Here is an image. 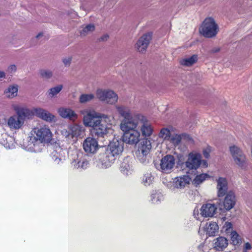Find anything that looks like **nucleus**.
Wrapping results in <instances>:
<instances>
[{"instance_id":"f257e3e1","label":"nucleus","mask_w":252,"mask_h":252,"mask_svg":"<svg viewBox=\"0 0 252 252\" xmlns=\"http://www.w3.org/2000/svg\"><path fill=\"white\" fill-rule=\"evenodd\" d=\"M32 135L29 137L28 148L33 152H40L45 144L51 143L53 140L52 133L47 126L36 127L33 129Z\"/></svg>"},{"instance_id":"f03ea898","label":"nucleus","mask_w":252,"mask_h":252,"mask_svg":"<svg viewBox=\"0 0 252 252\" xmlns=\"http://www.w3.org/2000/svg\"><path fill=\"white\" fill-rule=\"evenodd\" d=\"M113 119L107 115H102V118L92 127L91 133L97 137H104L108 133L112 125Z\"/></svg>"},{"instance_id":"7ed1b4c3","label":"nucleus","mask_w":252,"mask_h":252,"mask_svg":"<svg viewBox=\"0 0 252 252\" xmlns=\"http://www.w3.org/2000/svg\"><path fill=\"white\" fill-rule=\"evenodd\" d=\"M219 31L218 25L214 19L210 17L205 18L199 28L200 33L206 38L215 37Z\"/></svg>"},{"instance_id":"20e7f679","label":"nucleus","mask_w":252,"mask_h":252,"mask_svg":"<svg viewBox=\"0 0 252 252\" xmlns=\"http://www.w3.org/2000/svg\"><path fill=\"white\" fill-rule=\"evenodd\" d=\"M229 151L234 163L241 169L246 170L248 166V160L242 150L233 145L229 147Z\"/></svg>"},{"instance_id":"39448f33","label":"nucleus","mask_w":252,"mask_h":252,"mask_svg":"<svg viewBox=\"0 0 252 252\" xmlns=\"http://www.w3.org/2000/svg\"><path fill=\"white\" fill-rule=\"evenodd\" d=\"M143 119V116L139 114L132 115L124 119L120 125L121 129L123 131L136 130Z\"/></svg>"},{"instance_id":"423d86ee","label":"nucleus","mask_w":252,"mask_h":252,"mask_svg":"<svg viewBox=\"0 0 252 252\" xmlns=\"http://www.w3.org/2000/svg\"><path fill=\"white\" fill-rule=\"evenodd\" d=\"M201 163L203 166H207V161L201 160V155L197 152H192L189 154L185 165L189 170H196L200 166Z\"/></svg>"},{"instance_id":"0eeeda50","label":"nucleus","mask_w":252,"mask_h":252,"mask_svg":"<svg viewBox=\"0 0 252 252\" xmlns=\"http://www.w3.org/2000/svg\"><path fill=\"white\" fill-rule=\"evenodd\" d=\"M151 148V142L150 140L143 139L141 141L136 152V157L141 163H145L147 162L148 155L150 153Z\"/></svg>"},{"instance_id":"6e6552de","label":"nucleus","mask_w":252,"mask_h":252,"mask_svg":"<svg viewBox=\"0 0 252 252\" xmlns=\"http://www.w3.org/2000/svg\"><path fill=\"white\" fill-rule=\"evenodd\" d=\"M96 96L99 100L110 104L116 103L118 100V96L116 93L109 89H97Z\"/></svg>"},{"instance_id":"1a4fd4ad","label":"nucleus","mask_w":252,"mask_h":252,"mask_svg":"<svg viewBox=\"0 0 252 252\" xmlns=\"http://www.w3.org/2000/svg\"><path fill=\"white\" fill-rule=\"evenodd\" d=\"M175 158L173 155L165 156L160 160L159 170L163 173H170L175 166Z\"/></svg>"},{"instance_id":"9d476101","label":"nucleus","mask_w":252,"mask_h":252,"mask_svg":"<svg viewBox=\"0 0 252 252\" xmlns=\"http://www.w3.org/2000/svg\"><path fill=\"white\" fill-rule=\"evenodd\" d=\"M225 195L222 202L220 200H218V207L220 210H222L224 209L227 211H229L233 208L235 205L236 198L234 193L232 191H230Z\"/></svg>"},{"instance_id":"9b49d317","label":"nucleus","mask_w":252,"mask_h":252,"mask_svg":"<svg viewBox=\"0 0 252 252\" xmlns=\"http://www.w3.org/2000/svg\"><path fill=\"white\" fill-rule=\"evenodd\" d=\"M102 115L95 111H87L83 116V124L86 126L92 127L102 118Z\"/></svg>"},{"instance_id":"f8f14e48","label":"nucleus","mask_w":252,"mask_h":252,"mask_svg":"<svg viewBox=\"0 0 252 252\" xmlns=\"http://www.w3.org/2000/svg\"><path fill=\"white\" fill-rule=\"evenodd\" d=\"M123 141L126 144L134 145L139 141L140 133L138 130L124 131Z\"/></svg>"},{"instance_id":"ddd939ff","label":"nucleus","mask_w":252,"mask_h":252,"mask_svg":"<svg viewBox=\"0 0 252 252\" xmlns=\"http://www.w3.org/2000/svg\"><path fill=\"white\" fill-rule=\"evenodd\" d=\"M152 39V34L147 33L143 34L137 40L135 48L139 52L144 53L146 51L150 40Z\"/></svg>"},{"instance_id":"4468645a","label":"nucleus","mask_w":252,"mask_h":252,"mask_svg":"<svg viewBox=\"0 0 252 252\" xmlns=\"http://www.w3.org/2000/svg\"><path fill=\"white\" fill-rule=\"evenodd\" d=\"M124 142L121 140L113 139L107 150L114 157L122 154L124 150Z\"/></svg>"},{"instance_id":"2eb2a0df","label":"nucleus","mask_w":252,"mask_h":252,"mask_svg":"<svg viewBox=\"0 0 252 252\" xmlns=\"http://www.w3.org/2000/svg\"><path fill=\"white\" fill-rule=\"evenodd\" d=\"M191 181V178L188 175L177 177L172 182L173 189H182L188 187Z\"/></svg>"},{"instance_id":"dca6fc26","label":"nucleus","mask_w":252,"mask_h":252,"mask_svg":"<svg viewBox=\"0 0 252 252\" xmlns=\"http://www.w3.org/2000/svg\"><path fill=\"white\" fill-rule=\"evenodd\" d=\"M217 209H219L218 201L216 203H206L203 205L200 209L201 215L204 217H212Z\"/></svg>"},{"instance_id":"f3484780","label":"nucleus","mask_w":252,"mask_h":252,"mask_svg":"<svg viewBox=\"0 0 252 252\" xmlns=\"http://www.w3.org/2000/svg\"><path fill=\"white\" fill-rule=\"evenodd\" d=\"M217 183V195L219 197L224 196L228 189V181L226 178L220 177L216 180Z\"/></svg>"},{"instance_id":"a211bd4d","label":"nucleus","mask_w":252,"mask_h":252,"mask_svg":"<svg viewBox=\"0 0 252 252\" xmlns=\"http://www.w3.org/2000/svg\"><path fill=\"white\" fill-rule=\"evenodd\" d=\"M83 148L88 153H94L98 148L97 140L93 137L87 138L83 142Z\"/></svg>"},{"instance_id":"6ab92c4d","label":"nucleus","mask_w":252,"mask_h":252,"mask_svg":"<svg viewBox=\"0 0 252 252\" xmlns=\"http://www.w3.org/2000/svg\"><path fill=\"white\" fill-rule=\"evenodd\" d=\"M59 115L64 118L71 121H75L77 118V115L69 107H61L58 110Z\"/></svg>"},{"instance_id":"aec40b11","label":"nucleus","mask_w":252,"mask_h":252,"mask_svg":"<svg viewBox=\"0 0 252 252\" xmlns=\"http://www.w3.org/2000/svg\"><path fill=\"white\" fill-rule=\"evenodd\" d=\"M98 159L101 163L102 168H107L114 162L115 158L107 150L106 152L99 155Z\"/></svg>"},{"instance_id":"412c9836","label":"nucleus","mask_w":252,"mask_h":252,"mask_svg":"<svg viewBox=\"0 0 252 252\" xmlns=\"http://www.w3.org/2000/svg\"><path fill=\"white\" fill-rule=\"evenodd\" d=\"M64 152L60 146H57L56 149L52 153V158L56 164H62L63 163Z\"/></svg>"},{"instance_id":"4be33fe9","label":"nucleus","mask_w":252,"mask_h":252,"mask_svg":"<svg viewBox=\"0 0 252 252\" xmlns=\"http://www.w3.org/2000/svg\"><path fill=\"white\" fill-rule=\"evenodd\" d=\"M7 124L11 129H18L24 124V121L23 120L20 119L16 115H13L8 119Z\"/></svg>"},{"instance_id":"5701e85b","label":"nucleus","mask_w":252,"mask_h":252,"mask_svg":"<svg viewBox=\"0 0 252 252\" xmlns=\"http://www.w3.org/2000/svg\"><path fill=\"white\" fill-rule=\"evenodd\" d=\"M139 127H140L142 134L144 136H150L153 132V128L144 116L141 123L139 124Z\"/></svg>"},{"instance_id":"b1692460","label":"nucleus","mask_w":252,"mask_h":252,"mask_svg":"<svg viewBox=\"0 0 252 252\" xmlns=\"http://www.w3.org/2000/svg\"><path fill=\"white\" fill-rule=\"evenodd\" d=\"M228 245V240L222 236H220L213 241L214 248L217 251H223L227 247Z\"/></svg>"},{"instance_id":"393cba45","label":"nucleus","mask_w":252,"mask_h":252,"mask_svg":"<svg viewBox=\"0 0 252 252\" xmlns=\"http://www.w3.org/2000/svg\"><path fill=\"white\" fill-rule=\"evenodd\" d=\"M13 108L16 113V116L20 119L23 120L24 121L26 117L30 116L32 114L31 111L27 108L20 107L17 105H13Z\"/></svg>"},{"instance_id":"a878e982","label":"nucleus","mask_w":252,"mask_h":252,"mask_svg":"<svg viewBox=\"0 0 252 252\" xmlns=\"http://www.w3.org/2000/svg\"><path fill=\"white\" fill-rule=\"evenodd\" d=\"M132 158L127 157L124 158L120 165V169L124 174L127 175L132 170Z\"/></svg>"},{"instance_id":"bb28decb","label":"nucleus","mask_w":252,"mask_h":252,"mask_svg":"<svg viewBox=\"0 0 252 252\" xmlns=\"http://www.w3.org/2000/svg\"><path fill=\"white\" fill-rule=\"evenodd\" d=\"M206 232L209 236H213L219 230V226L216 222H211L206 224Z\"/></svg>"},{"instance_id":"cd10ccee","label":"nucleus","mask_w":252,"mask_h":252,"mask_svg":"<svg viewBox=\"0 0 252 252\" xmlns=\"http://www.w3.org/2000/svg\"><path fill=\"white\" fill-rule=\"evenodd\" d=\"M116 109L119 114L124 118L126 119L132 116L130 110L129 108L125 106H116Z\"/></svg>"},{"instance_id":"c85d7f7f","label":"nucleus","mask_w":252,"mask_h":252,"mask_svg":"<svg viewBox=\"0 0 252 252\" xmlns=\"http://www.w3.org/2000/svg\"><path fill=\"white\" fill-rule=\"evenodd\" d=\"M71 165L74 168L78 169H85L88 166L89 164V161L85 159H82L77 160L76 159H74L71 162Z\"/></svg>"},{"instance_id":"c756f323","label":"nucleus","mask_w":252,"mask_h":252,"mask_svg":"<svg viewBox=\"0 0 252 252\" xmlns=\"http://www.w3.org/2000/svg\"><path fill=\"white\" fill-rule=\"evenodd\" d=\"M18 86L11 85L9 86L4 91V94L6 97L8 98H13L17 95Z\"/></svg>"},{"instance_id":"7c9ffc66","label":"nucleus","mask_w":252,"mask_h":252,"mask_svg":"<svg viewBox=\"0 0 252 252\" xmlns=\"http://www.w3.org/2000/svg\"><path fill=\"white\" fill-rule=\"evenodd\" d=\"M198 60V57L196 55H193L192 56L183 59L180 61L182 65L189 66L195 63Z\"/></svg>"},{"instance_id":"2f4dec72","label":"nucleus","mask_w":252,"mask_h":252,"mask_svg":"<svg viewBox=\"0 0 252 252\" xmlns=\"http://www.w3.org/2000/svg\"><path fill=\"white\" fill-rule=\"evenodd\" d=\"M63 85H58L54 87L50 88L47 92V95L49 98H53L62 90Z\"/></svg>"},{"instance_id":"473e14b6","label":"nucleus","mask_w":252,"mask_h":252,"mask_svg":"<svg viewBox=\"0 0 252 252\" xmlns=\"http://www.w3.org/2000/svg\"><path fill=\"white\" fill-rule=\"evenodd\" d=\"M94 30L95 26L94 24H88L85 27H82V29L80 31V34L81 36L84 37L91 34Z\"/></svg>"},{"instance_id":"72a5a7b5","label":"nucleus","mask_w":252,"mask_h":252,"mask_svg":"<svg viewBox=\"0 0 252 252\" xmlns=\"http://www.w3.org/2000/svg\"><path fill=\"white\" fill-rule=\"evenodd\" d=\"M39 118L46 121H51L54 120L55 117L49 112L43 109V112L41 113Z\"/></svg>"},{"instance_id":"f704fd0d","label":"nucleus","mask_w":252,"mask_h":252,"mask_svg":"<svg viewBox=\"0 0 252 252\" xmlns=\"http://www.w3.org/2000/svg\"><path fill=\"white\" fill-rule=\"evenodd\" d=\"M94 98V95L92 94H82L79 97V102L81 103H85L91 101Z\"/></svg>"},{"instance_id":"c9c22d12","label":"nucleus","mask_w":252,"mask_h":252,"mask_svg":"<svg viewBox=\"0 0 252 252\" xmlns=\"http://www.w3.org/2000/svg\"><path fill=\"white\" fill-rule=\"evenodd\" d=\"M209 176L207 174H201L197 175L193 180V184L196 186L202 183L207 178H209Z\"/></svg>"},{"instance_id":"e433bc0d","label":"nucleus","mask_w":252,"mask_h":252,"mask_svg":"<svg viewBox=\"0 0 252 252\" xmlns=\"http://www.w3.org/2000/svg\"><path fill=\"white\" fill-rule=\"evenodd\" d=\"M181 136L178 134H171L170 138L168 141H169L174 146L178 145L181 141Z\"/></svg>"},{"instance_id":"4c0bfd02","label":"nucleus","mask_w":252,"mask_h":252,"mask_svg":"<svg viewBox=\"0 0 252 252\" xmlns=\"http://www.w3.org/2000/svg\"><path fill=\"white\" fill-rule=\"evenodd\" d=\"M154 178L150 173H146L142 178V183L146 186L152 183Z\"/></svg>"},{"instance_id":"58836bf2","label":"nucleus","mask_w":252,"mask_h":252,"mask_svg":"<svg viewBox=\"0 0 252 252\" xmlns=\"http://www.w3.org/2000/svg\"><path fill=\"white\" fill-rule=\"evenodd\" d=\"M171 134L170 131L167 128H163L160 130L158 136L164 140H168Z\"/></svg>"},{"instance_id":"ea45409f","label":"nucleus","mask_w":252,"mask_h":252,"mask_svg":"<svg viewBox=\"0 0 252 252\" xmlns=\"http://www.w3.org/2000/svg\"><path fill=\"white\" fill-rule=\"evenodd\" d=\"M39 74L42 78L45 79H50L53 76V72L49 69H41Z\"/></svg>"},{"instance_id":"a19ab883","label":"nucleus","mask_w":252,"mask_h":252,"mask_svg":"<svg viewBox=\"0 0 252 252\" xmlns=\"http://www.w3.org/2000/svg\"><path fill=\"white\" fill-rule=\"evenodd\" d=\"M231 243L233 245H237L241 243V238L240 236L236 231H232L231 233Z\"/></svg>"},{"instance_id":"79ce46f5","label":"nucleus","mask_w":252,"mask_h":252,"mask_svg":"<svg viewBox=\"0 0 252 252\" xmlns=\"http://www.w3.org/2000/svg\"><path fill=\"white\" fill-rule=\"evenodd\" d=\"M71 137H77L81 134V127L78 125H74L71 128Z\"/></svg>"},{"instance_id":"37998d69","label":"nucleus","mask_w":252,"mask_h":252,"mask_svg":"<svg viewBox=\"0 0 252 252\" xmlns=\"http://www.w3.org/2000/svg\"><path fill=\"white\" fill-rule=\"evenodd\" d=\"M6 141H4L2 143L3 145L7 148H11L13 146V139L12 137L5 135Z\"/></svg>"},{"instance_id":"c03bdc74","label":"nucleus","mask_w":252,"mask_h":252,"mask_svg":"<svg viewBox=\"0 0 252 252\" xmlns=\"http://www.w3.org/2000/svg\"><path fill=\"white\" fill-rule=\"evenodd\" d=\"M72 57L71 56H67L64 57L62 59V61L65 67H69L71 64Z\"/></svg>"},{"instance_id":"a18cd8bd","label":"nucleus","mask_w":252,"mask_h":252,"mask_svg":"<svg viewBox=\"0 0 252 252\" xmlns=\"http://www.w3.org/2000/svg\"><path fill=\"white\" fill-rule=\"evenodd\" d=\"M151 197L152 201L154 203H157L158 202L160 201L162 198V195L160 193H158L152 194Z\"/></svg>"},{"instance_id":"49530a36","label":"nucleus","mask_w":252,"mask_h":252,"mask_svg":"<svg viewBox=\"0 0 252 252\" xmlns=\"http://www.w3.org/2000/svg\"><path fill=\"white\" fill-rule=\"evenodd\" d=\"M43 108H33L32 110V114L39 117L41 113L43 112Z\"/></svg>"},{"instance_id":"de8ad7c7","label":"nucleus","mask_w":252,"mask_h":252,"mask_svg":"<svg viewBox=\"0 0 252 252\" xmlns=\"http://www.w3.org/2000/svg\"><path fill=\"white\" fill-rule=\"evenodd\" d=\"M17 67L15 64H11L7 68V71L10 73H13L16 71Z\"/></svg>"},{"instance_id":"09e8293b","label":"nucleus","mask_w":252,"mask_h":252,"mask_svg":"<svg viewBox=\"0 0 252 252\" xmlns=\"http://www.w3.org/2000/svg\"><path fill=\"white\" fill-rule=\"evenodd\" d=\"M210 152V149L209 148H207L203 150V154L204 157L205 158H208L209 157Z\"/></svg>"},{"instance_id":"8fccbe9b","label":"nucleus","mask_w":252,"mask_h":252,"mask_svg":"<svg viewBox=\"0 0 252 252\" xmlns=\"http://www.w3.org/2000/svg\"><path fill=\"white\" fill-rule=\"evenodd\" d=\"M223 227L226 231H228L232 228V224L231 222L227 221L225 223Z\"/></svg>"},{"instance_id":"3c124183","label":"nucleus","mask_w":252,"mask_h":252,"mask_svg":"<svg viewBox=\"0 0 252 252\" xmlns=\"http://www.w3.org/2000/svg\"><path fill=\"white\" fill-rule=\"evenodd\" d=\"M220 51V48L219 47H215L210 50L209 52L210 54H214L219 52Z\"/></svg>"},{"instance_id":"603ef678","label":"nucleus","mask_w":252,"mask_h":252,"mask_svg":"<svg viewBox=\"0 0 252 252\" xmlns=\"http://www.w3.org/2000/svg\"><path fill=\"white\" fill-rule=\"evenodd\" d=\"M109 37V35L108 34H106L102 35L100 38L99 40L100 41H106L108 39Z\"/></svg>"},{"instance_id":"864d4df0","label":"nucleus","mask_w":252,"mask_h":252,"mask_svg":"<svg viewBox=\"0 0 252 252\" xmlns=\"http://www.w3.org/2000/svg\"><path fill=\"white\" fill-rule=\"evenodd\" d=\"M252 248V247H251V245L250 243H246L245 244V249L246 250H250Z\"/></svg>"},{"instance_id":"5fc2aeb1","label":"nucleus","mask_w":252,"mask_h":252,"mask_svg":"<svg viewBox=\"0 0 252 252\" xmlns=\"http://www.w3.org/2000/svg\"><path fill=\"white\" fill-rule=\"evenodd\" d=\"M5 78V73L3 71L0 70V79Z\"/></svg>"},{"instance_id":"6e6d98bb","label":"nucleus","mask_w":252,"mask_h":252,"mask_svg":"<svg viewBox=\"0 0 252 252\" xmlns=\"http://www.w3.org/2000/svg\"><path fill=\"white\" fill-rule=\"evenodd\" d=\"M42 36H43V33H38V34L36 36V38H39L40 37Z\"/></svg>"}]
</instances>
